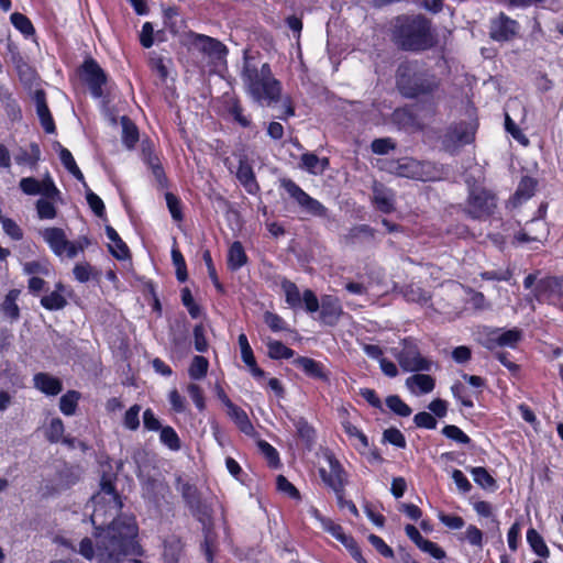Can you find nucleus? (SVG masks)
<instances>
[{"label":"nucleus","instance_id":"nucleus-31","mask_svg":"<svg viewBox=\"0 0 563 563\" xmlns=\"http://www.w3.org/2000/svg\"><path fill=\"white\" fill-rule=\"evenodd\" d=\"M120 123L122 126V143L128 150H133L139 140H140V131L137 125L133 122V120L128 115H122L120 118Z\"/></svg>","mask_w":563,"mask_h":563},{"label":"nucleus","instance_id":"nucleus-1","mask_svg":"<svg viewBox=\"0 0 563 563\" xmlns=\"http://www.w3.org/2000/svg\"><path fill=\"white\" fill-rule=\"evenodd\" d=\"M103 523L104 520H101L99 525H93L96 548L88 537L79 542L78 552L81 556L88 561L96 559L97 563H123L129 555L143 554L136 541L139 528L134 518L113 519L106 529L102 528Z\"/></svg>","mask_w":563,"mask_h":563},{"label":"nucleus","instance_id":"nucleus-19","mask_svg":"<svg viewBox=\"0 0 563 563\" xmlns=\"http://www.w3.org/2000/svg\"><path fill=\"white\" fill-rule=\"evenodd\" d=\"M294 364L301 368L303 373L313 379H318L323 383L330 382L329 371L325 366L314 358L308 356H298L294 360Z\"/></svg>","mask_w":563,"mask_h":563},{"label":"nucleus","instance_id":"nucleus-40","mask_svg":"<svg viewBox=\"0 0 563 563\" xmlns=\"http://www.w3.org/2000/svg\"><path fill=\"white\" fill-rule=\"evenodd\" d=\"M80 397L81 395L77 390L65 393L59 399V410L62 413L67 417L75 415Z\"/></svg>","mask_w":563,"mask_h":563},{"label":"nucleus","instance_id":"nucleus-37","mask_svg":"<svg viewBox=\"0 0 563 563\" xmlns=\"http://www.w3.org/2000/svg\"><path fill=\"white\" fill-rule=\"evenodd\" d=\"M58 145V156L63 166L77 180L84 181L85 177L80 168L78 167L71 152L64 147L62 144Z\"/></svg>","mask_w":563,"mask_h":563},{"label":"nucleus","instance_id":"nucleus-5","mask_svg":"<svg viewBox=\"0 0 563 563\" xmlns=\"http://www.w3.org/2000/svg\"><path fill=\"white\" fill-rule=\"evenodd\" d=\"M117 475L103 472L100 478V489L91 497L93 511L91 515L92 525L100 518L110 517L117 519L115 516L121 511L123 503L115 487Z\"/></svg>","mask_w":563,"mask_h":563},{"label":"nucleus","instance_id":"nucleus-16","mask_svg":"<svg viewBox=\"0 0 563 563\" xmlns=\"http://www.w3.org/2000/svg\"><path fill=\"white\" fill-rule=\"evenodd\" d=\"M519 30L518 21L500 12L498 16L490 21L489 36L496 42H509L519 33Z\"/></svg>","mask_w":563,"mask_h":563},{"label":"nucleus","instance_id":"nucleus-29","mask_svg":"<svg viewBox=\"0 0 563 563\" xmlns=\"http://www.w3.org/2000/svg\"><path fill=\"white\" fill-rule=\"evenodd\" d=\"M55 492L66 490L79 481L78 472L70 465L64 464L55 474Z\"/></svg>","mask_w":563,"mask_h":563},{"label":"nucleus","instance_id":"nucleus-61","mask_svg":"<svg viewBox=\"0 0 563 563\" xmlns=\"http://www.w3.org/2000/svg\"><path fill=\"white\" fill-rule=\"evenodd\" d=\"M141 406L135 404L131 406L124 413L123 426L125 429L135 431L140 427V415Z\"/></svg>","mask_w":563,"mask_h":563},{"label":"nucleus","instance_id":"nucleus-47","mask_svg":"<svg viewBox=\"0 0 563 563\" xmlns=\"http://www.w3.org/2000/svg\"><path fill=\"white\" fill-rule=\"evenodd\" d=\"M375 230L368 224H356L345 235L346 243L354 244L361 238L374 239Z\"/></svg>","mask_w":563,"mask_h":563},{"label":"nucleus","instance_id":"nucleus-62","mask_svg":"<svg viewBox=\"0 0 563 563\" xmlns=\"http://www.w3.org/2000/svg\"><path fill=\"white\" fill-rule=\"evenodd\" d=\"M258 446L271 467L276 468L280 465L279 453L272 444L263 440Z\"/></svg>","mask_w":563,"mask_h":563},{"label":"nucleus","instance_id":"nucleus-13","mask_svg":"<svg viewBox=\"0 0 563 563\" xmlns=\"http://www.w3.org/2000/svg\"><path fill=\"white\" fill-rule=\"evenodd\" d=\"M324 457L329 464V470L319 468V476L328 488L333 493L341 494L342 489L346 488L349 484V473L332 452L327 453Z\"/></svg>","mask_w":563,"mask_h":563},{"label":"nucleus","instance_id":"nucleus-7","mask_svg":"<svg viewBox=\"0 0 563 563\" xmlns=\"http://www.w3.org/2000/svg\"><path fill=\"white\" fill-rule=\"evenodd\" d=\"M303 309L307 313L319 312L318 321L328 327H335L343 316V307L340 299L333 295H322L320 300L312 289L302 292Z\"/></svg>","mask_w":563,"mask_h":563},{"label":"nucleus","instance_id":"nucleus-64","mask_svg":"<svg viewBox=\"0 0 563 563\" xmlns=\"http://www.w3.org/2000/svg\"><path fill=\"white\" fill-rule=\"evenodd\" d=\"M86 200L91 211L99 218H103L106 216V206L102 199L95 194L92 190L88 189L86 194Z\"/></svg>","mask_w":563,"mask_h":563},{"label":"nucleus","instance_id":"nucleus-20","mask_svg":"<svg viewBox=\"0 0 563 563\" xmlns=\"http://www.w3.org/2000/svg\"><path fill=\"white\" fill-rule=\"evenodd\" d=\"M235 176L247 194L256 195L260 192L261 187L256 180L253 167L246 157L240 158Z\"/></svg>","mask_w":563,"mask_h":563},{"label":"nucleus","instance_id":"nucleus-55","mask_svg":"<svg viewBox=\"0 0 563 563\" xmlns=\"http://www.w3.org/2000/svg\"><path fill=\"white\" fill-rule=\"evenodd\" d=\"M35 207L40 219L52 220L57 216L56 207L51 199L41 198L36 201Z\"/></svg>","mask_w":563,"mask_h":563},{"label":"nucleus","instance_id":"nucleus-6","mask_svg":"<svg viewBox=\"0 0 563 563\" xmlns=\"http://www.w3.org/2000/svg\"><path fill=\"white\" fill-rule=\"evenodd\" d=\"M540 271L528 274L523 278V288L530 289L539 303L559 307L563 303V275H545L538 278Z\"/></svg>","mask_w":563,"mask_h":563},{"label":"nucleus","instance_id":"nucleus-18","mask_svg":"<svg viewBox=\"0 0 563 563\" xmlns=\"http://www.w3.org/2000/svg\"><path fill=\"white\" fill-rule=\"evenodd\" d=\"M406 536L416 544L422 552L428 553L435 560H443L446 558L445 551L435 542L424 539L416 526L406 525Z\"/></svg>","mask_w":563,"mask_h":563},{"label":"nucleus","instance_id":"nucleus-3","mask_svg":"<svg viewBox=\"0 0 563 563\" xmlns=\"http://www.w3.org/2000/svg\"><path fill=\"white\" fill-rule=\"evenodd\" d=\"M391 40L404 52H426L438 43L432 22L423 14L400 15L396 18Z\"/></svg>","mask_w":563,"mask_h":563},{"label":"nucleus","instance_id":"nucleus-49","mask_svg":"<svg viewBox=\"0 0 563 563\" xmlns=\"http://www.w3.org/2000/svg\"><path fill=\"white\" fill-rule=\"evenodd\" d=\"M441 433L445 438L459 444L470 445L472 443V439L461 428H459L455 424L444 426L441 430Z\"/></svg>","mask_w":563,"mask_h":563},{"label":"nucleus","instance_id":"nucleus-21","mask_svg":"<svg viewBox=\"0 0 563 563\" xmlns=\"http://www.w3.org/2000/svg\"><path fill=\"white\" fill-rule=\"evenodd\" d=\"M33 385L46 396H57L63 390V382L45 372L36 373L33 376Z\"/></svg>","mask_w":563,"mask_h":563},{"label":"nucleus","instance_id":"nucleus-27","mask_svg":"<svg viewBox=\"0 0 563 563\" xmlns=\"http://www.w3.org/2000/svg\"><path fill=\"white\" fill-rule=\"evenodd\" d=\"M227 413L242 433L249 437H253L256 433L244 409L234 404L231 408L227 409Z\"/></svg>","mask_w":563,"mask_h":563},{"label":"nucleus","instance_id":"nucleus-4","mask_svg":"<svg viewBox=\"0 0 563 563\" xmlns=\"http://www.w3.org/2000/svg\"><path fill=\"white\" fill-rule=\"evenodd\" d=\"M241 78L247 93L256 102L272 104L280 100L283 86L274 77L271 65L264 63L258 67L254 57L249 55V51L244 52Z\"/></svg>","mask_w":563,"mask_h":563},{"label":"nucleus","instance_id":"nucleus-23","mask_svg":"<svg viewBox=\"0 0 563 563\" xmlns=\"http://www.w3.org/2000/svg\"><path fill=\"white\" fill-rule=\"evenodd\" d=\"M42 236L44 241L48 244L51 250L54 252V254H56L57 256H62L65 254L68 240L63 229L55 227L46 228L42 232Z\"/></svg>","mask_w":563,"mask_h":563},{"label":"nucleus","instance_id":"nucleus-36","mask_svg":"<svg viewBox=\"0 0 563 563\" xmlns=\"http://www.w3.org/2000/svg\"><path fill=\"white\" fill-rule=\"evenodd\" d=\"M526 537L533 553L542 559H548L550 556V550L543 537L534 528H529Z\"/></svg>","mask_w":563,"mask_h":563},{"label":"nucleus","instance_id":"nucleus-28","mask_svg":"<svg viewBox=\"0 0 563 563\" xmlns=\"http://www.w3.org/2000/svg\"><path fill=\"white\" fill-rule=\"evenodd\" d=\"M21 295V290L13 288L10 289L2 302L0 303V311L1 313L9 319L11 322H15L21 317L20 308L16 303L19 297Z\"/></svg>","mask_w":563,"mask_h":563},{"label":"nucleus","instance_id":"nucleus-15","mask_svg":"<svg viewBox=\"0 0 563 563\" xmlns=\"http://www.w3.org/2000/svg\"><path fill=\"white\" fill-rule=\"evenodd\" d=\"M223 114L230 118L235 124L243 129H250L253 125L252 115L245 113V108L239 96L235 93H224L221 98Z\"/></svg>","mask_w":563,"mask_h":563},{"label":"nucleus","instance_id":"nucleus-12","mask_svg":"<svg viewBox=\"0 0 563 563\" xmlns=\"http://www.w3.org/2000/svg\"><path fill=\"white\" fill-rule=\"evenodd\" d=\"M396 358L404 372H429L432 367V362L421 355L418 344L411 338L402 340Z\"/></svg>","mask_w":563,"mask_h":563},{"label":"nucleus","instance_id":"nucleus-26","mask_svg":"<svg viewBox=\"0 0 563 563\" xmlns=\"http://www.w3.org/2000/svg\"><path fill=\"white\" fill-rule=\"evenodd\" d=\"M106 234L107 238L113 243V245H109V252L114 258L119 261H125L131 257L129 246L121 239L114 228L111 225H106Z\"/></svg>","mask_w":563,"mask_h":563},{"label":"nucleus","instance_id":"nucleus-46","mask_svg":"<svg viewBox=\"0 0 563 563\" xmlns=\"http://www.w3.org/2000/svg\"><path fill=\"white\" fill-rule=\"evenodd\" d=\"M159 440L172 451H179L181 448L180 438L170 426H165L161 429Z\"/></svg>","mask_w":563,"mask_h":563},{"label":"nucleus","instance_id":"nucleus-54","mask_svg":"<svg viewBox=\"0 0 563 563\" xmlns=\"http://www.w3.org/2000/svg\"><path fill=\"white\" fill-rule=\"evenodd\" d=\"M383 441L387 442L398 449H406L407 441L402 432L395 428L390 427L388 429H385L383 432Z\"/></svg>","mask_w":563,"mask_h":563},{"label":"nucleus","instance_id":"nucleus-38","mask_svg":"<svg viewBox=\"0 0 563 563\" xmlns=\"http://www.w3.org/2000/svg\"><path fill=\"white\" fill-rule=\"evenodd\" d=\"M294 426L296 428L298 438L302 442H305V444L308 448H311L316 440L314 428L308 422V420L305 417H299L298 419H296L294 421Z\"/></svg>","mask_w":563,"mask_h":563},{"label":"nucleus","instance_id":"nucleus-44","mask_svg":"<svg viewBox=\"0 0 563 563\" xmlns=\"http://www.w3.org/2000/svg\"><path fill=\"white\" fill-rule=\"evenodd\" d=\"M385 404L390 411L399 417H409L412 413L411 407L406 404L400 396L389 395L385 399Z\"/></svg>","mask_w":563,"mask_h":563},{"label":"nucleus","instance_id":"nucleus-58","mask_svg":"<svg viewBox=\"0 0 563 563\" xmlns=\"http://www.w3.org/2000/svg\"><path fill=\"white\" fill-rule=\"evenodd\" d=\"M265 324L273 332L289 331L287 322L279 314L271 311H266L263 316Z\"/></svg>","mask_w":563,"mask_h":563},{"label":"nucleus","instance_id":"nucleus-8","mask_svg":"<svg viewBox=\"0 0 563 563\" xmlns=\"http://www.w3.org/2000/svg\"><path fill=\"white\" fill-rule=\"evenodd\" d=\"M177 489L179 490L191 515L203 527L210 526L212 523L213 509L210 504L202 499L197 486L189 482H183L181 477H178Z\"/></svg>","mask_w":563,"mask_h":563},{"label":"nucleus","instance_id":"nucleus-10","mask_svg":"<svg viewBox=\"0 0 563 563\" xmlns=\"http://www.w3.org/2000/svg\"><path fill=\"white\" fill-rule=\"evenodd\" d=\"M79 79L87 85L92 98L100 99L104 97L103 87L109 81V75L100 64L91 56H87L77 68Z\"/></svg>","mask_w":563,"mask_h":563},{"label":"nucleus","instance_id":"nucleus-24","mask_svg":"<svg viewBox=\"0 0 563 563\" xmlns=\"http://www.w3.org/2000/svg\"><path fill=\"white\" fill-rule=\"evenodd\" d=\"M416 374L406 379V386L416 395H426L431 393L435 387V379L429 374L415 372Z\"/></svg>","mask_w":563,"mask_h":563},{"label":"nucleus","instance_id":"nucleus-34","mask_svg":"<svg viewBox=\"0 0 563 563\" xmlns=\"http://www.w3.org/2000/svg\"><path fill=\"white\" fill-rule=\"evenodd\" d=\"M280 287L285 294V302L289 308L296 310L303 307L302 294L294 282L283 278Z\"/></svg>","mask_w":563,"mask_h":563},{"label":"nucleus","instance_id":"nucleus-45","mask_svg":"<svg viewBox=\"0 0 563 563\" xmlns=\"http://www.w3.org/2000/svg\"><path fill=\"white\" fill-rule=\"evenodd\" d=\"M521 339H522V331L517 328L504 330V331H501V329H498V340L499 341L497 342V344H500V347L507 346V347L515 349V347H517V345L521 341Z\"/></svg>","mask_w":563,"mask_h":563},{"label":"nucleus","instance_id":"nucleus-25","mask_svg":"<svg viewBox=\"0 0 563 563\" xmlns=\"http://www.w3.org/2000/svg\"><path fill=\"white\" fill-rule=\"evenodd\" d=\"M249 263V256L240 241H234L228 250L227 267L230 272L234 273L241 269Z\"/></svg>","mask_w":563,"mask_h":563},{"label":"nucleus","instance_id":"nucleus-59","mask_svg":"<svg viewBox=\"0 0 563 563\" xmlns=\"http://www.w3.org/2000/svg\"><path fill=\"white\" fill-rule=\"evenodd\" d=\"M276 488L278 492L286 494L294 500H300L301 494L298 488L290 483L284 475H278L276 478Z\"/></svg>","mask_w":563,"mask_h":563},{"label":"nucleus","instance_id":"nucleus-63","mask_svg":"<svg viewBox=\"0 0 563 563\" xmlns=\"http://www.w3.org/2000/svg\"><path fill=\"white\" fill-rule=\"evenodd\" d=\"M413 423L417 428L434 430L438 426L435 417L427 411H420L413 416Z\"/></svg>","mask_w":563,"mask_h":563},{"label":"nucleus","instance_id":"nucleus-33","mask_svg":"<svg viewBox=\"0 0 563 563\" xmlns=\"http://www.w3.org/2000/svg\"><path fill=\"white\" fill-rule=\"evenodd\" d=\"M466 470L472 474L474 482L483 489L495 492L498 489L497 481L483 466H468Z\"/></svg>","mask_w":563,"mask_h":563},{"label":"nucleus","instance_id":"nucleus-30","mask_svg":"<svg viewBox=\"0 0 563 563\" xmlns=\"http://www.w3.org/2000/svg\"><path fill=\"white\" fill-rule=\"evenodd\" d=\"M373 203L383 213L389 214L395 211L394 195L383 186L373 187Z\"/></svg>","mask_w":563,"mask_h":563},{"label":"nucleus","instance_id":"nucleus-60","mask_svg":"<svg viewBox=\"0 0 563 563\" xmlns=\"http://www.w3.org/2000/svg\"><path fill=\"white\" fill-rule=\"evenodd\" d=\"M65 431L64 422L60 418H53L46 429V439L51 443L60 441Z\"/></svg>","mask_w":563,"mask_h":563},{"label":"nucleus","instance_id":"nucleus-22","mask_svg":"<svg viewBox=\"0 0 563 563\" xmlns=\"http://www.w3.org/2000/svg\"><path fill=\"white\" fill-rule=\"evenodd\" d=\"M35 104H36V113L40 119L41 125L43 130L47 134H53L56 132L55 121L49 111V108L46 102V95L43 90H37L35 92Z\"/></svg>","mask_w":563,"mask_h":563},{"label":"nucleus","instance_id":"nucleus-14","mask_svg":"<svg viewBox=\"0 0 563 563\" xmlns=\"http://www.w3.org/2000/svg\"><path fill=\"white\" fill-rule=\"evenodd\" d=\"M283 188L294 198L300 207L312 216L324 218L328 216V209L319 200L309 196L292 179H283Z\"/></svg>","mask_w":563,"mask_h":563},{"label":"nucleus","instance_id":"nucleus-32","mask_svg":"<svg viewBox=\"0 0 563 563\" xmlns=\"http://www.w3.org/2000/svg\"><path fill=\"white\" fill-rule=\"evenodd\" d=\"M41 159V148L40 145L35 142H32L29 146V150L24 147H20L18 153L14 156V161L18 165L21 166H30L31 168H35Z\"/></svg>","mask_w":563,"mask_h":563},{"label":"nucleus","instance_id":"nucleus-51","mask_svg":"<svg viewBox=\"0 0 563 563\" xmlns=\"http://www.w3.org/2000/svg\"><path fill=\"white\" fill-rule=\"evenodd\" d=\"M208 367V360L205 356L196 355L189 365L188 374L192 379H201L207 375Z\"/></svg>","mask_w":563,"mask_h":563},{"label":"nucleus","instance_id":"nucleus-9","mask_svg":"<svg viewBox=\"0 0 563 563\" xmlns=\"http://www.w3.org/2000/svg\"><path fill=\"white\" fill-rule=\"evenodd\" d=\"M188 45L213 65L227 62L228 46L220 40L195 31L186 33Z\"/></svg>","mask_w":563,"mask_h":563},{"label":"nucleus","instance_id":"nucleus-52","mask_svg":"<svg viewBox=\"0 0 563 563\" xmlns=\"http://www.w3.org/2000/svg\"><path fill=\"white\" fill-rule=\"evenodd\" d=\"M338 541H340L346 548L351 556L357 563H368L366 559L363 556L362 550L358 547L356 540L353 538V536L344 533Z\"/></svg>","mask_w":563,"mask_h":563},{"label":"nucleus","instance_id":"nucleus-2","mask_svg":"<svg viewBox=\"0 0 563 563\" xmlns=\"http://www.w3.org/2000/svg\"><path fill=\"white\" fill-rule=\"evenodd\" d=\"M398 92L406 99L431 100L441 90L442 79L419 59L400 62L395 71Z\"/></svg>","mask_w":563,"mask_h":563},{"label":"nucleus","instance_id":"nucleus-50","mask_svg":"<svg viewBox=\"0 0 563 563\" xmlns=\"http://www.w3.org/2000/svg\"><path fill=\"white\" fill-rule=\"evenodd\" d=\"M165 200L173 220L176 222H181L184 220V212L180 198L175 194L167 191L165 194Z\"/></svg>","mask_w":563,"mask_h":563},{"label":"nucleus","instance_id":"nucleus-42","mask_svg":"<svg viewBox=\"0 0 563 563\" xmlns=\"http://www.w3.org/2000/svg\"><path fill=\"white\" fill-rule=\"evenodd\" d=\"M268 357L272 360H289L295 355V351L286 346L282 341L272 340L267 343Z\"/></svg>","mask_w":563,"mask_h":563},{"label":"nucleus","instance_id":"nucleus-39","mask_svg":"<svg viewBox=\"0 0 563 563\" xmlns=\"http://www.w3.org/2000/svg\"><path fill=\"white\" fill-rule=\"evenodd\" d=\"M320 158L311 152L303 153L300 157V167L310 174L316 175L318 172L322 173L329 165V159L325 157L322 159V166L319 168Z\"/></svg>","mask_w":563,"mask_h":563},{"label":"nucleus","instance_id":"nucleus-17","mask_svg":"<svg viewBox=\"0 0 563 563\" xmlns=\"http://www.w3.org/2000/svg\"><path fill=\"white\" fill-rule=\"evenodd\" d=\"M475 139V131L472 125L465 121L451 124L445 134L443 143L446 146H463L471 144Z\"/></svg>","mask_w":563,"mask_h":563},{"label":"nucleus","instance_id":"nucleus-11","mask_svg":"<svg viewBox=\"0 0 563 563\" xmlns=\"http://www.w3.org/2000/svg\"><path fill=\"white\" fill-rule=\"evenodd\" d=\"M498 198L492 190L479 187L473 188L466 200L465 213L473 220L489 219L497 208Z\"/></svg>","mask_w":563,"mask_h":563},{"label":"nucleus","instance_id":"nucleus-56","mask_svg":"<svg viewBox=\"0 0 563 563\" xmlns=\"http://www.w3.org/2000/svg\"><path fill=\"white\" fill-rule=\"evenodd\" d=\"M0 223L2 224L4 233L13 241H20L23 239V230L13 219L0 213Z\"/></svg>","mask_w":563,"mask_h":563},{"label":"nucleus","instance_id":"nucleus-53","mask_svg":"<svg viewBox=\"0 0 563 563\" xmlns=\"http://www.w3.org/2000/svg\"><path fill=\"white\" fill-rule=\"evenodd\" d=\"M537 180L530 176H523L516 189L515 196L519 199H529L534 195Z\"/></svg>","mask_w":563,"mask_h":563},{"label":"nucleus","instance_id":"nucleus-57","mask_svg":"<svg viewBox=\"0 0 563 563\" xmlns=\"http://www.w3.org/2000/svg\"><path fill=\"white\" fill-rule=\"evenodd\" d=\"M505 130L521 145L528 146L529 139L517 125V123L510 118L508 113L505 115Z\"/></svg>","mask_w":563,"mask_h":563},{"label":"nucleus","instance_id":"nucleus-41","mask_svg":"<svg viewBox=\"0 0 563 563\" xmlns=\"http://www.w3.org/2000/svg\"><path fill=\"white\" fill-rule=\"evenodd\" d=\"M172 261L176 269V278L178 282L184 283L188 279V271L186 260L177 246L176 241L174 242V246L172 249Z\"/></svg>","mask_w":563,"mask_h":563},{"label":"nucleus","instance_id":"nucleus-35","mask_svg":"<svg viewBox=\"0 0 563 563\" xmlns=\"http://www.w3.org/2000/svg\"><path fill=\"white\" fill-rule=\"evenodd\" d=\"M143 163L151 170V174L153 175V177L155 179L157 189H159V190L167 189L169 187V179L166 175L161 156L151 158Z\"/></svg>","mask_w":563,"mask_h":563},{"label":"nucleus","instance_id":"nucleus-48","mask_svg":"<svg viewBox=\"0 0 563 563\" xmlns=\"http://www.w3.org/2000/svg\"><path fill=\"white\" fill-rule=\"evenodd\" d=\"M13 26L20 31L24 36H31L35 34V29L31 20L23 13L14 12L10 16Z\"/></svg>","mask_w":563,"mask_h":563},{"label":"nucleus","instance_id":"nucleus-43","mask_svg":"<svg viewBox=\"0 0 563 563\" xmlns=\"http://www.w3.org/2000/svg\"><path fill=\"white\" fill-rule=\"evenodd\" d=\"M41 306L48 311H57L67 306V300L59 291L54 290L41 298Z\"/></svg>","mask_w":563,"mask_h":563}]
</instances>
